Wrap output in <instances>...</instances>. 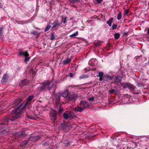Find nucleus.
I'll list each match as a JSON object with an SVG mask.
<instances>
[{
  "mask_svg": "<svg viewBox=\"0 0 149 149\" xmlns=\"http://www.w3.org/2000/svg\"><path fill=\"white\" fill-rule=\"evenodd\" d=\"M33 98V95L29 96L27 98V101L23 106H22L23 103V102H22L21 99H19L15 100L13 102V107L15 108L18 105H19L14 110L12 111V112L15 114V115L12 118H7L8 121L11 120L12 122H13L14 120L18 119L22 113V111L25 109L26 106L31 104V101Z\"/></svg>",
  "mask_w": 149,
  "mask_h": 149,
  "instance_id": "obj_1",
  "label": "nucleus"
},
{
  "mask_svg": "<svg viewBox=\"0 0 149 149\" xmlns=\"http://www.w3.org/2000/svg\"><path fill=\"white\" fill-rule=\"evenodd\" d=\"M53 84L51 81H45L42 84H40L37 88V90L39 92H40L47 89L49 90L52 87Z\"/></svg>",
  "mask_w": 149,
  "mask_h": 149,
  "instance_id": "obj_2",
  "label": "nucleus"
},
{
  "mask_svg": "<svg viewBox=\"0 0 149 149\" xmlns=\"http://www.w3.org/2000/svg\"><path fill=\"white\" fill-rule=\"evenodd\" d=\"M60 94H57L55 95V108L58 110V112L59 113H62L64 111L63 107H61V104L60 103Z\"/></svg>",
  "mask_w": 149,
  "mask_h": 149,
  "instance_id": "obj_3",
  "label": "nucleus"
},
{
  "mask_svg": "<svg viewBox=\"0 0 149 149\" xmlns=\"http://www.w3.org/2000/svg\"><path fill=\"white\" fill-rule=\"evenodd\" d=\"M121 86L123 87V88L126 89L128 88L129 89L133 90L136 88L133 85L128 83L123 82L120 84Z\"/></svg>",
  "mask_w": 149,
  "mask_h": 149,
  "instance_id": "obj_4",
  "label": "nucleus"
},
{
  "mask_svg": "<svg viewBox=\"0 0 149 149\" xmlns=\"http://www.w3.org/2000/svg\"><path fill=\"white\" fill-rule=\"evenodd\" d=\"M57 112L54 109L50 111V116L51 119L53 121H55L56 119Z\"/></svg>",
  "mask_w": 149,
  "mask_h": 149,
  "instance_id": "obj_5",
  "label": "nucleus"
},
{
  "mask_svg": "<svg viewBox=\"0 0 149 149\" xmlns=\"http://www.w3.org/2000/svg\"><path fill=\"white\" fill-rule=\"evenodd\" d=\"M79 98V97L77 94H74L69 95L68 98L69 100L71 102H74Z\"/></svg>",
  "mask_w": 149,
  "mask_h": 149,
  "instance_id": "obj_6",
  "label": "nucleus"
},
{
  "mask_svg": "<svg viewBox=\"0 0 149 149\" xmlns=\"http://www.w3.org/2000/svg\"><path fill=\"white\" fill-rule=\"evenodd\" d=\"M40 138L39 136H32L30 137L28 139V142H35L38 140Z\"/></svg>",
  "mask_w": 149,
  "mask_h": 149,
  "instance_id": "obj_7",
  "label": "nucleus"
},
{
  "mask_svg": "<svg viewBox=\"0 0 149 149\" xmlns=\"http://www.w3.org/2000/svg\"><path fill=\"white\" fill-rule=\"evenodd\" d=\"M130 98V96L128 94H126L122 97L123 101L125 103H130L129 100Z\"/></svg>",
  "mask_w": 149,
  "mask_h": 149,
  "instance_id": "obj_8",
  "label": "nucleus"
},
{
  "mask_svg": "<svg viewBox=\"0 0 149 149\" xmlns=\"http://www.w3.org/2000/svg\"><path fill=\"white\" fill-rule=\"evenodd\" d=\"M81 106L83 107L84 108H88L90 106L88 102L85 101H82L80 103Z\"/></svg>",
  "mask_w": 149,
  "mask_h": 149,
  "instance_id": "obj_9",
  "label": "nucleus"
},
{
  "mask_svg": "<svg viewBox=\"0 0 149 149\" xmlns=\"http://www.w3.org/2000/svg\"><path fill=\"white\" fill-rule=\"evenodd\" d=\"M62 23L58 19H56L52 24L53 26L52 27V29H53L57 26H59Z\"/></svg>",
  "mask_w": 149,
  "mask_h": 149,
  "instance_id": "obj_10",
  "label": "nucleus"
},
{
  "mask_svg": "<svg viewBox=\"0 0 149 149\" xmlns=\"http://www.w3.org/2000/svg\"><path fill=\"white\" fill-rule=\"evenodd\" d=\"M60 96L64 97H68V95H69V90H66L64 92L60 93Z\"/></svg>",
  "mask_w": 149,
  "mask_h": 149,
  "instance_id": "obj_11",
  "label": "nucleus"
},
{
  "mask_svg": "<svg viewBox=\"0 0 149 149\" xmlns=\"http://www.w3.org/2000/svg\"><path fill=\"white\" fill-rule=\"evenodd\" d=\"M103 80L105 81H108L109 80H112L113 79V77L108 75H105L103 77Z\"/></svg>",
  "mask_w": 149,
  "mask_h": 149,
  "instance_id": "obj_12",
  "label": "nucleus"
},
{
  "mask_svg": "<svg viewBox=\"0 0 149 149\" xmlns=\"http://www.w3.org/2000/svg\"><path fill=\"white\" fill-rule=\"evenodd\" d=\"M115 79L116 82L120 83L121 82L122 77L120 76L117 75L115 77Z\"/></svg>",
  "mask_w": 149,
  "mask_h": 149,
  "instance_id": "obj_13",
  "label": "nucleus"
},
{
  "mask_svg": "<svg viewBox=\"0 0 149 149\" xmlns=\"http://www.w3.org/2000/svg\"><path fill=\"white\" fill-rule=\"evenodd\" d=\"M7 74H4L2 79H1V82L2 83H6L7 81Z\"/></svg>",
  "mask_w": 149,
  "mask_h": 149,
  "instance_id": "obj_14",
  "label": "nucleus"
},
{
  "mask_svg": "<svg viewBox=\"0 0 149 149\" xmlns=\"http://www.w3.org/2000/svg\"><path fill=\"white\" fill-rule=\"evenodd\" d=\"M69 118H73L76 117V115L73 112H70L68 113Z\"/></svg>",
  "mask_w": 149,
  "mask_h": 149,
  "instance_id": "obj_15",
  "label": "nucleus"
},
{
  "mask_svg": "<svg viewBox=\"0 0 149 149\" xmlns=\"http://www.w3.org/2000/svg\"><path fill=\"white\" fill-rule=\"evenodd\" d=\"M71 58H68L64 60L63 61V64L64 65L68 64L71 61Z\"/></svg>",
  "mask_w": 149,
  "mask_h": 149,
  "instance_id": "obj_16",
  "label": "nucleus"
},
{
  "mask_svg": "<svg viewBox=\"0 0 149 149\" xmlns=\"http://www.w3.org/2000/svg\"><path fill=\"white\" fill-rule=\"evenodd\" d=\"M74 110L76 111L82 112L84 109L83 108L80 107H77L74 109Z\"/></svg>",
  "mask_w": 149,
  "mask_h": 149,
  "instance_id": "obj_17",
  "label": "nucleus"
},
{
  "mask_svg": "<svg viewBox=\"0 0 149 149\" xmlns=\"http://www.w3.org/2000/svg\"><path fill=\"white\" fill-rule=\"evenodd\" d=\"M16 134L20 137H24L25 136V133L24 132H20L17 133Z\"/></svg>",
  "mask_w": 149,
  "mask_h": 149,
  "instance_id": "obj_18",
  "label": "nucleus"
},
{
  "mask_svg": "<svg viewBox=\"0 0 149 149\" xmlns=\"http://www.w3.org/2000/svg\"><path fill=\"white\" fill-rule=\"evenodd\" d=\"M113 18H110L109 20L107 22V23L108 24L109 26H111V24L113 22Z\"/></svg>",
  "mask_w": 149,
  "mask_h": 149,
  "instance_id": "obj_19",
  "label": "nucleus"
},
{
  "mask_svg": "<svg viewBox=\"0 0 149 149\" xmlns=\"http://www.w3.org/2000/svg\"><path fill=\"white\" fill-rule=\"evenodd\" d=\"M63 115L64 118L66 120H67L69 118L68 113V114L66 113H65L63 114Z\"/></svg>",
  "mask_w": 149,
  "mask_h": 149,
  "instance_id": "obj_20",
  "label": "nucleus"
},
{
  "mask_svg": "<svg viewBox=\"0 0 149 149\" xmlns=\"http://www.w3.org/2000/svg\"><path fill=\"white\" fill-rule=\"evenodd\" d=\"M31 143L30 142V141H29V142H28V140L26 141H23L21 143V145H27L28 144H31Z\"/></svg>",
  "mask_w": 149,
  "mask_h": 149,
  "instance_id": "obj_21",
  "label": "nucleus"
},
{
  "mask_svg": "<svg viewBox=\"0 0 149 149\" xmlns=\"http://www.w3.org/2000/svg\"><path fill=\"white\" fill-rule=\"evenodd\" d=\"M27 82V80L25 79L24 80H22V83L21 84L22 85V86L26 85Z\"/></svg>",
  "mask_w": 149,
  "mask_h": 149,
  "instance_id": "obj_22",
  "label": "nucleus"
},
{
  "mask_svg": "<svg viewBox=\"0 0 149 149\" xmlns=\"http://www.w3.org/2000/svg\"><path fill=\"white\" fill-rule=\"evenodd\" d=\"M88 76L87 75H85V74H83L81 76L79 77V78L80 79H84L86 78H88Z\"/></svg>",
  "mask_w": 149,
  "mask_h": 149,
  "instance_id": "obj_23",
  "label": "nucleus"
},
{
  "mask_svg": "<svg viewBox=\"0 0 149 149\" xmlns=\"http://www.w3.org/2000/svg\"><path fill=\"white\" fill-rule=\"evenodd\" d=\"M67 127V125L65 123H63L61 124V128L62 129H64Z\"/></svg>",
  "mask_w": 149,
  "mask_h": 149,
  "instance_id": "obj_24",
  "label": "nucleus"
},
{
  "mask_svg": "<svg viewBox=\"0 0 149 149\" xmlns=\"http://www.w3.org/2000/svg\"><path fill=\"white\" fill-rule=\"evenodd\" d=\"M78 35V32L77 31L76 33L72 34L70 35V37L72 38H74L75 37L77 36Z\"/></svg>",
  "mask_w": 149,
  "mask_h": 149,
  "instance_id": "obj_25",
  "label": "nucleus"
},
{
  "mask_svg": "<svg viewBox=\"0 0 149 149\" xmlns=\"http://www.w3.org/2000/svg\"><path fill=\"white\" fill-rule=\"evenodd\" d=\"M51 27V26L49 24H48L47 25L46 28L45 29V31L46 32L48 31Z\"/></svg>",
  "mask_w": 149,
  "mask_h": 149,
  "instance_id": "obj_26",
  "label": "nucleus"
},
{
  "mask_svg": "<svg viewBox=\"0 0 149 149\" xmlns=\"http://www.w3.org/2000/svg\"><path fill=\"white\" fill-rule=\"evenodd\" d=\"M120 34L118 33H117L114 35V38L115 39H118L120 37Z\"/></svg>",
  "mask_w": 149,
  "mask_h": 149,
  "instance_id": "obj_27",
  "label": "nucleus"
},
{
  "mask_svg": "<svg viewBox=\"0 0 149 149\" xmlns=\"http://www.w3.org/2000/svg\"><path fill=\"white\" fill-rule=\"evenodd\" d=\"M99 75L97 76L100 77H104V74L102 72H100L99 73Z\"/></svg>",
  "mask_w": 149,
  "mask_h": 149,
  "instance_id": "obj_28",
  "label": "nucleus"
},
{
  "mask_svg": "<svg viewBox=\"0 0 149 149\" xmlns=\"http://www.w3.org/2000/svg\"><path fill=\"white\" fill-rule=\"evenodd\" d=\"M62 21L63 22V23L64 24H65L67 22V18L66 17H65L64 18L62 17Z\"/></svg>",
  "mask_w": 149,
  "mask_h": 149,
  "instance_id": "obj_29",
  "label": "nucleus"
},
{
  "mask_svg": "<svg viewBox=\"0 0 149 149\" xmlns=\"http://www.w3.org/2000/svg\"><path fill=\"white\" fill-rule=\"evenodd\" d=\"M122 18V14L120 12L118 15L117 17V19L118 20H120Z\"/></svg>",
  "mask_w": 149,
  "mask_h": 149,
  "instance_id": "obj_30",
  "label": "nucleus"
},
{
  "mask_svg": "<svg viewBox=\"0 0 149 149\" xmlns=\"http://www.w3.org/2000/svg\"><path fill=\"white\" fill-rule=\"evenodd\" d=\"M31 33V34L34 35L35 36H37L38 35V33L37 31H32Z\"/></svg>",
  "mask_w": 149,
  "mask_h": 149,
  "instance_id": "obj_31",
  "label": "nucleus"
},
{
  "mask_svg": "<svg viewBox=\"0 0 149 149\" xmlns=\"http://www.w3.org/2000/svg\"><path fill=\"white\" fill-rule=\"evenodd\" d=\"M49 145V143L48 141H46L43 144V145L45 146H48Z\"/></svg>",
  "mask_w": 149,
  "mask_h": 149,
  "instance_id": "obj_32",
  "label": "nucleus"
},
{
  "mask_svg": "<svg viewBox=\"0 0 149 149\" xmlns=\"http://www.w3.org/2000/svg\"><path fill=\"white\" fill-rule=\"evenodd\" d=\"M55 39V36L53 33H51V36L50 39L51 40H54Z\"/></svg>",
  "mask_w": 149,
  "mask_h": 149,
  "instance_id": "obj_33",
  "label": "nucleus"
},
{
  "mask_svg": "<svg viewBox=\"0 0 149 149\" xmlns=\"http://www.w3.org/2000/svg\"><path fill=\"white\" fill-rule=\"evenodd\" d=\"M116 90L115 89H111L109 90V93H114L115 92H116Z\"/></svg>",
  "mask_w": 149,
  "mask_h": 149,
  "instance_id": "obj_34",
  "label": "nucleus"
},
{
  "mask_svg": "<svg viewBox=\"0 0 149 149\" xmlns=\"http://www.w3.org/2000/svg\"><path fill=\"white\" fill-rule=\"evenodd\" d=\"M69 76H70V78H73L74 77V76L75 75V73H69Z\"/></svg>",
  "mask_w": 149,
  "mask_h": 149,
  "instance_id": "obj_35",
  "label": "nucleus"
},
{
  "mask_svg": "<svg viewBox=\"0 0 149 149\" xmlns=\"http://www.w3.org/2000/svg\"><path fill=\"white\" fill-rule=\"evenodd\" d=\"M117 25L115 24H114L112 26V28L113 30H115L117 28Z\"/></svg>",
  "mask_w": 149,
  "mask_h": 149,
  "instance_id": "obj_36",
  "label": "nucleus"
},
{
  "mask_svg": "<svg viewBox=\"0 0 149 149\" xmlns=\"http://www.w3.org/2000/svg\"><path fill=\"white\" fill-rule=\"evenodd\" d=\"M24 56H26V57H28L29 56V54L26 51L25 52H24Z\"/></svg>",
  "mask_w": 149,
  "mask_h": 149,
  "instance_id": "obj_37",
  "label": "nucleus"
},
{
  "mask_svg": "<svg viewBox=\"0 0 149 149\" xmlns=\"http://www.w3.org/2000/svg\"><path fill=\"white\" fill-rule=\"evenodd\" d=\"M30 57H26L24 59L25 61H28L29 60Z\"/></svg>",
  "mask_w": 149,
  "mask_h": 149,
  "instance_id": "obj_38",
  "label": "nucleus"
},
{
  "mask_svg": "<svg viewBox=\"0 0 149 149\" xmlns=\"http://www.w3.org/2000/svg\"><path fill=\"white\" fill-rule=\"evenodd\" d=\"M129 11L128 10H125L124 12V15H127L129 13Z\"/></svg>",
  "mask_w": 149,
  "mask_h": 149,
  "instance_id": "obj_39",
  "label": "nucleus"
},
{
  "mask_svg": "<svg viewBox=\"0 0 149 149\" xmlns=\"http://www.w3.org/2000/svg\"><path fill=\"white\" fill-rule=\"evenodd\" d=\"M3 28H0V35L1 36L3 33Z\"/></svg>",
  "mask_w": 149,
  "mask_h": 149,
  "instance_id": "obj_40",
  "label": "nucleus"
},
{
  "mask_svg": "<svg viewBox=\"0 0 149 149\" xmlns=\"http://www.w3.org/2000/svg\"><path fill=\"white\" fill-rule=\"evenodd\" d=\"M94 100V98L92 97L91 98H89L88 99V100L90 101H93Z\"/></svg>",
  "mask_w": 149,
  "mask_h": 149,
  "instance_id": "obj_41",
  "label": "nucleus"
},
{
  "mask_svg": "<svg viewBox=\"0 0 149 149\" xmlns=\"http://www.w3.org/2000/svg\"><path fill=\"white\" fill-rule=\"evenodd\" d=\"M70 1H72L74 3H75V2H80L79 0H70Z\"/></svg>",
  "mask_w": 149,
  "mask_h": 149,
  "instance_id": "obj_42",
  "label": "nucleus"
},
{
  "mask_svg": "<svg viewBox=\"0 0 149 149\" xmlns=\"http://www.w3.org/2000/svg\"><path fill=\"white\" fill-rule=\"evenodd\" d=\"M24 52H23L22 51H21L19 53V56H22V55L24 56Z\"/></svg>",
  "mask_w": 149,
  "mask_h": 149,
  "instance_id": "obj_43",
  "label": "nucleus"
},
{
  "mask_svg": "<svg viewBox=\"0 0 149 149\" xmlns=\"http://www.w3.org/2000/svg\"><path fill=\"white\" fill-rule=\"evenodd\" d=\"M96 0L97 1V3L99 4H100V3H101V2H102L103 1V0Z\"/></svg>",
  "mask_w": 149,
  "mask_h": 149,
  "instance_id": "obj_44",
  "label": "nucleus"
},
{
  "mask_svg": "<svg viewBox=\"0 0 149 149\" xmlns=\"http://www.w3.org/2000/svg\"><path fill=\"white\" fill-rule=\"evenodd\" d=\"M95 45L96 46H98L100 45V43L97 42L95 43Z\"/></svg>",
  "mask_w": 149,
  "mask_h": 149,
  "instance_id": "obj_45",
  "label": "nucleus"
},
{
  "mask_svg": "<svg viewBox=\"0 0 149 149\" xmlns=\"http://www.w3.org/2000/svg\"><path fill=\"white\" fill-rule=\"evenodd\" d=\"M3 6V4L0 2V8H2Z\"/></svg>",
  "mask_w": 149,
  "mask_h": 149,
  "instance_id": "obj_46",
  "label": "nucleus"
},
{
  "mask_svg": "<svg viewBox=\"0 0 149 149\" xmlns=\"http://www.w3.org/2000/svg\"><path fill=\"white\" fill-rule=\"evenodd\" d=\"M103 77H100L99 79V80L100 81H102L103 79Z\"/></svg>",
  "mask_w": 149,
  "mask_h": 149,
  "instance_id": "obj_47",
  "label": "nucleus"
},
{
  "mask_svg": "<svg viewBox=\"0 0 149 149\" xmlns=\"http://www.w3.org/2000/svg\"><path fill=\"white\" fill-rule=\"evenodd\" d=\"M147 33L148 35H149V29H148L147 31Z\"/></svg>",
  "mask_w": 149,
  "mask_h": 149,
  "instance_id": "obj_48",
  "label": "nucleus"
},
{
  "mask_svg": "<svg viewBox=\"0 0 149 149\" xmlns=\"http://www.w3.org/2000/svg\"><path fill=\"white\" fill-rule=\"evenodd\" d=\"M148 63L149 64V59H148Z\"/></svg>",
  "mask_w": 149,
  "mask_h": 149,
  "instance_id": "obj_49",
  "label": "nucleus"
},
{
  "mask_svg": "<svg viewBox=\"0 0 149 149\" xmlns=\"http://www.w3.org/2000/svg\"><path fill=\"white\" fill-rule=\"evenodd\" d=\"M27 116L28 118H29V116H28V115H27Z\"/></svg>",
  "mask_w": 149,
  "mask_h": 149,
  "instance_id": "obj_50",
  "label": "nucleus"
}]
</instances>
